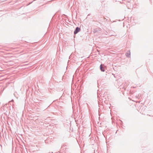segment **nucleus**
Listing matches in <instances>:
<instances>
[{"label":"nucleus","instance_id":"obj_1","mask_svg":"<svg viewBox=\"0 0 153 153\" xmlns=\"http://www.w3.org/2000/svg\"><path fill=\"white\" fill-rule=\"evenodd\" d=\"M80 28H79L78 27H77L76 28V30H75L74 31V34H76L78 32H79L80 31Z\"/></svg>","mask_w":153,"mask_h":153},{"label":"nucleus","instance_id":"obj_2","mask_svg":"<svg viewBox=\"0 0 153 153\" xmlns=\"http://www.w3.org/2000/svg\"><path fill=\"white\" fill-rule=\"evenodd\" d=\"M100 70L102 71L103 72L104 71V68L102 66V65H101L100 66Z\"/></svg>","mask_w":153,"mask_h":153},{"label":"nucleus","instance_id":"obj_3","mask_svg":"<svg viewBox=\"0 0 153 153\" xmlns=\"http://www.w3.org/2000/svg\"><path fill=\"white\" fill-rule=\"evenodd\" d=\"M130 55V51H128L127 53H126V55L127 56H129Z\"/></svg>","mask_w":153,"mask_h":153}]
</instances>
